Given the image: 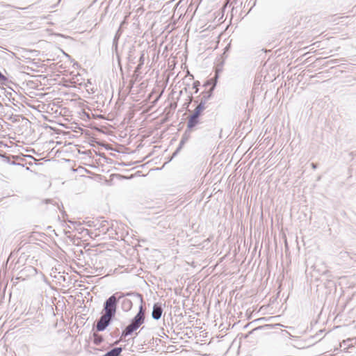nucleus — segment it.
<instances>
[{
  "instance_id": "1",
  "label": "nucleus",
  "mask_w": 356,
  "mask_h": 356,
  "mask_svg": "<svg viewBox=\"0 0 356 356\" xmlns=\"http://www.w3.org/2000/svg\"><path fill=\"white\" fill-rule=\"evenodd\" d=\"M130 296L133 298L134 301L143 302V296L141 294L135 292H129L123 293L117 292L111 296L104 303L103 314L114 318L117 311V306L119 300L125 297Z\"/></svg>"
},
{
  "instance_id": "2",
  "label": "nucleus",
  "mask_w": 356,
  "mask_h": 356,
  "mask_svg": "<svg viewBox=\"0 0 356 356\" xmlns=\"http://www.w3.org/2000/svg\"><path fill=\"white\" fill-rule=\"evenodd\" d=\"M145 321V311L143 305L139 307V311L137 314L131 320V323L125 327L122 332V337H126L131 335L134 331H136Z\"/></svg>"
},
{
  "instance_id": "3",
  "label": "nucleus",
  "mask_w": 356,
  "mask_h": 356,
  "mask_svg": "<svg viewBox=\"0 0 356 356\" xmlns=\"http://www.w3.org/2000/svg\"><path fill=\"white\" fill-rule=\"evenodd\" d=\"M113 319V318L102 314L101 317L97 321V324H96L97 331V332L104 331L106 329V327L111 324Z\"/></svg>"
},
{
  "instance_id": "4",
  "label": "nucleus",
  "mask_w": 356,
  "mask_h": 356,
  "mask_svg": "<svg viewBox=\"0 0 356 356\" xmlns=\"http://www.w3.org/2000/svg\"><path fill=\"white\" fill-rule=\"evenodd\" d=\"M142 68H135L134 70L131 79L129 80V86L130 88H133L134 85L136 82H139L143 79L144 76L146 74V72H143L141 70Z\"/></svg>"
},
{
  "instance_id": "5",
  "label": "nucleus",
  "mask_w": 356,
  "mask_h": 356,
  "mask_svg": "<svg viewBox=\"0 0 356 356\" xmlns=\"http://www.w3.org/2000/svg\"><path fill=\"white\" fill-rule=\"evenodd\" d=\"M21 78L24 79L25 81L33 82L34 80L31 79V78L35 79V81L41 82V79H45L46 76L42 74H31V72H21Z\"/></svg>"
},
{
  "instance_id": "6",
  "label": "nucleus",
  "mask_w": 356,
  "mask_h": 356,
  "mask_svg": "<svg viewBox=\"0 0 356 356\" xmlns=\"http://www.w3.org/2000/svg\"><path fill=\"white\" fill-rule=\"evenodd\" d=\"M163 313V308L161 304L155 303L153 306L152 312V316L154 320H159L161 318Z\"/></svg>"
},
{
  "instance_id": "7",
  "label": "nucleus",
  "mask_w": 356,
  "mask_h": 356,
  "mask_svg": "<svg viewBox=\"0 0 356 356\" xmlns=\"http://www.w3.org/2000/svg\"><path fill=\"white\" fill-rule=\"evenodd\" d=\"M216 88V81L213 83V86L211 87L209 90L205 91L202 93V97L201 98L200 102L206 104V103L209 101V99L213 95V91Z\"/></svg>"
},
{
  "instance_id": "8",
  "label": "nucleus",
  "mask_w": 356,
  "mask_h": 356,
  "mask_svg": "<svg viewBox=\"0 0 356 356\" xmlns=\"http://www.w3.org/2000/svg\"><path fill=\"white\" fill-rule=\"evenodd\" d=\"M72 78L70 79L72 83L81 86L83 84L82 81L83 80L81 75L79 72L75 73L74 72H71Z\"/></svg>"
},
{
  "instance_id": "9",
  "label": "nucleus",
  "mask_w": 356,
  "mask_h": 356,
  "mask_svg": "<svg viewBox=\"0 0 356 356\" xmlns=\"http://www.w3.org/2000/svg\"><path fill=\"white\" fill-rule=\"evenodd\" d=\"M199 122V116H197L196 114H192L188 121L187 127L191 129L193 128L196 124Z\"/></svg>"
},
{
  "instance_id": "10",
  "label": "nucleus",
  "mask_w": 356,
  "mask_h": 356,
  "mask_svg": "<svg viewBox=\"0 0 356 356\" xmlns=\"http://www.w3.org/2000/svg\"><path fill=\"white\" fill-rule=\"evenodd\" d=\"M216 73H215V75L213 78L207 80L205 83L204 84V86H213V83L216 81V85L217 84V80L218 79V74L220 73V72L222 71V68H216Z\"/></svg>"
},
{
  "instance_id": "11",
  "label": "nucleus",
  "mask_w": 356,
  "mask_h": 356,
  "mask_svg": "<svg viewBox=\"0 0 356 356\" xmlns=\"http://www.w3.org/2000/svg\"><path fill=\"white\" fill-rule=\"evenodd\" d=\"M133 300H130V299H128V298H125L122 301V309L125 311V312H128L129 311L132 306H133Z\"/></svg>"
},
{
  "instance_id": "12",
  "label": "nucleus",
  "mask_w": 356,
  "mask_h": 356,
  "mask_svg": "<svg viewBox=\"0 0 356 356\" xmlns=\"http://www.w3.org/2000/svg\"><path fill=\"white\" fill-rule=\"evenodd\" d=\"M205 104L202 102H200L199 104L197 106L195 109L194 110V112L193 114H196L197 116L200 115L201 113L204 110L205 108Z\"/></svg>"
},
{
  "instance_id": "13",
  "label": "nucleus",
  "mask_w": 356,
  "mask_h": 356,
  "mask_svg": "<svg viewBox=\"0 0 356 356\" xmlns=\"http://www.w3.org/2000/svg\"><path fill=\"white\" fill-rule=\"evenodd\" d=\"M103 340L104 339L102 335L97 333L93 334V343L95 345L99 346L103 341Z\"/></svg>"
},
{
  "instance_id": "14",
  "label": "nucleus",
  "mask_w": 356,
  "mask_h": 356,
  "mask_svg": "<svg viewBox=\"0 0 356 356\" xmlns=\"http://www.w3.org/2000/svg\"><path fill=\"white\" fill-rule=\"evenodd\" d=\"M10 82L8 77L0 72V85L7 86Z\"/></svg>"
},
{
  "instance_id": "15",
  "label": "nucleus",
  "mask_w": 356,
  "mask_h": 356,
  "mask_svg": "<svg viewBox=\"0 0 356 356\" xmlns=\"http://www.w3.org/2000/svg\"><path fill=\"white\" fill-rule=\"evenodd\" d=\"M200 86V82L198 81H196L193 83V88H196V92H197L198 88L197 87Z\"/></svg>"
},
{
  "instance_id": "16",
  "label": "nucleus",
  "mask_w": 356,
  "mask_h": 356,
  "mask_svg": "<svg viewBox=\"0 0 356 356\" xmlns=\"http://www.w3.org/2000/svg\"><path fill=\"white\" fill-rule=\"evenodd\" d=\"M180 149H181V147H178L177 148L176 151L173 153L172 157L175 156L177 155V154L179 152Z\"/></svg>"
},
{
  "instance_id": "17",
  "label": "nucleus",
  "mask_w": 356,
  "mask_h": 356,
  "mask_svg": "<svg viewBox=\"0 0 356 356\" xmlns=\"http://www.w3.org/2000/svg\"><path fill=\"white\" fill-rule=\"evenodd\" d=\"M303 72H304V73H303V76H309V77H313V76H312V75H310V74H309V70H307V72H305V71H303Z\"/></svg>"
},
{
  "instance_id": "18",
  "label": "nucleus",
  "mask_w": 356,
  "mask_h": 356,
  "mask_svg": "<svg viewBox=\"0 0 356 356\" xmlns=\"http://www.w3.org/2000/svg\"><path fill=\"white\" fill-rule=\"evenodd\" d=\"M69 222H70L71 224L74 225H80L79 222H77L76 221H72V220H69Z\"/></svg>"
},
{
  "instance_id": "19",
  "label": "nucleus",
  "mask_w": 356,
  "mask_h": 356,
  "mask_svg": "<svg viewBox=\"0 0 356 356\" xmlns=\"http://www.w3.org/2000/svg\"><path fill=\"white\" fill-rule=\"evenodd\" d=\"M184 139H182L181 141H180V143H179V147H181V148L182 147V145H184Z\"/></svg>"
},
{
  "instance_id": "20",
  "label": "nucleus",
  "mask_w": 356,
  "mask_h": 356,
  "mask_svg": "<svg viewBox=\"0 0 356 356\" xmlns=\"http://www.w3.org/2000/svg\"><path fill=\"white\" fill-rule=\"evenodd\" d=\"M186 74H187L188 75H190V76L192 77V78H191L192 79H193V75H191V74H190V72H189V71H188V70H186Z\"/></svg>"
},
{
  "instance_id": "21",
  "label": "nucleus",
  "mask_w": 356,
  "mask_h": 356,
  "mask_svg": "<svg viewBox=\"0 0 356 356\" xmlns=\"http://www.w3.org/2000/svg\"><path fill=\"white\" fill-rule=\"evenodd\" d=\"M29 69L31 70V71L32 72H38L37 70H34L33 67H31V68H29Z\"/></svg>"
},
{
  "instance_id": "22",
  "label": "nucleus",
  "mask_w": 356,
  "mask_h": 356,
  "mask_svg": "<svg viewBox=\"0 0 356 356\" xmlns=\"http://www.w3.org/2000/svg\"><path fill=\"white\" fill-rule=\"evenodd\" d=\"M312 166L314 169L316 168V165L315 163H312Z\"/></svg>"
},
{
  "instance_id": "23",
  "label": "nucleus",
  "mask_w": 356,
  "mask_h": 356,
  "mask_svg": "<svg viewBox=\"0 0 356 356\" xmlns=\"http://www.w3.org/2000/svg\"><path fill=\"white\" fill-rule=\"evenodd\" d=\"M120 71H121L122 74L123 75V74H124L123 68H122V67H120Z\"/></svg>"
}]
</instances>
